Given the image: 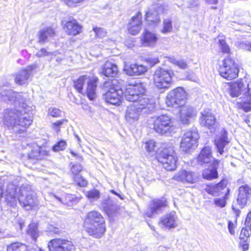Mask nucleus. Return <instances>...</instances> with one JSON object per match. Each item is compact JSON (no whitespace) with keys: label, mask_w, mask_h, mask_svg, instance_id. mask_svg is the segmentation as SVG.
<instances>
[{"label":"nucleus","mask_w":251,"mask_h":251,"mask_svg":"<svg viewBox=\"0 0 251 251\" xmlns=\"http://www.w3.org/2000/svg\"><path fill=\"white\" fill-rule=\"evenodd\" d=\"M172 179L182 183L195 184L199 177L196 172L186 169H180L173 176Z\"/></svg>","instance_id":"obj_15"},{"label":"nucleus","mask_w":251,"mask_h":251,"mask_svg":"<svg viewBox=\"0 0 251 251\" xmlns=\"http://www.w3.org/2000/svg\"><path fill=\"white\" fill-rule=\"evenodd\" d=\"M7 111L8 114H10V113L12 112V110L7 109Z\"/></svg>","instance_id":"obj_63"},{"label":"nucleus","mask_w":251,"mask_h":251,"mask_svg":"<svg viewBox=\"0 0 251 251\" xmlns=\"http://www.w3.org/2000/svg\"><path fill=\"white\" fill-rule=\"evenodd\" d=\"M67 146V142L64 140H60L57 142L52 147V150L54 152H58L65 150Z\"/></svg>","instance_id":"obj_40"},{"label":"nucleus","mask_w":251,"mask_h":251,"mask_svg":"<svg viewBox=\"0 0 251 251\" xmlns=\"http://www.w3.org/2000/svg\"><path fill=\"white\" fill-rule=\"evenodd\" d=\"M119 73L118 66L116 64L107 60L101 66L100 74L107 77H116Z\"/></svg>","instance_id":"obj_25"},{"label":"nucleus","mask_w":251,"mask_h":251,"mask_svg":"<svg viewBox=\"0 0 251 251\" xmlns=\"http://www.w3.org/2000/svg\"><path fill=\"white\" fill-rule=\"evenodd\" d=\"M100 195L99 190L93 189L87 192L86 197L89 199H98L100 198Z\"/></svg>","instance_id":"obj_44"},{"label":"nucleus","mask_w":251,"mask_h":251,"mask_svg":"<svg viewBox=\"0 0 251 251\" xmlns=\"http://www.w3.org/2000/svg\"><path fill=\"white\" fill-rule=\"evenodd\" d=\"M250 50H251V46L250 47Z\"/></svg>","instance_id":"obj_64"},{"label":"nucleus","mask_w":251,"mask_h":251,"mask_svg":"<svg viewBox=\"0 0 251 251\" xmlns=\"http://www.w3.org/2000/svg\"><path fill=\"white\" fill-rule=\"evenodd\" d=\"M228 180L226 178H222L217 183H209L206 185L204 191L208 194L215 196L219 194L221 191L227 187Z\"/></svg>","instance_id":"obj_24"},{"label":"nucleus","mask_w":251,"mask_h":251,"mask_svg":"<svg viewBox=\"0 0 251 251\" xmlns=\"http://www.w3.org/2000/svg\"><path fill=\"white\" fill-rule=\"evenodd\" d=\"M82 226L89 236L97 239L103 236L106 230L105 218L97 210H91L86 213Z\"/></svg>","instance_id":"obj_3"},{"label":"nucleus","mask_w":251,"mask_h":251,"mask_svg":"<svg viewBox=\"0 0 251 251\" xmlns=\"http://www.w3.org/2000/svg\"><path fill=\"white\" fill-rule=\"evenodd\" d=\"M172 29V22L170 20H165L163 22V27L161 30V32L166 33L171 31Z\"/></svg>","instance_id":"obj_47"},{"label":"nucleus","mask_w":251,"mask_h":251,"mask_svg":"<svg viewBox=\"0 0 251 251\" xmlns=\"http://www.w3.org/2000/svg\"><path fill=\"white\" fill-rule=\"evenodd\" d=\"M93 31L95 32L96 36L101 38L105 36L106 32L101 27H94L93 28Z\"/></svg>","instance_id":"obj_51"},{"label":"nucleus","mask_w":251,"mask_h":251,"mask_svg":"<svg viewBox=\"0 0 251 251\" xmlns=\"http://www.w3.org/2000/svg\"><path fill=\"white\" fill-rule=\"evenodd\" d=\"M218 43L220 46V50L222 53L227 54L228 55L231 53V50L225 39H220L218 41Z\"/></svg>","instance_id":"obj_41"},{"label":"nucleus","mask_w":251,"mask_h":251,"mask_svg":"<svg viewBox=\"0 0 251 251\" xmlns=\"http://www.w3.org/2000/svg\"><path fill=\"white\" fill-rule=\"evenodd\" d=\"M219 0H205V2L209 5H216Z\"/></svg>","instance_id":"obj_58"},{"label":"nucleus","mask_w":251,"mask_h":251,"mask_svg":"<svg viewBox=\"0 0 251 251\" xmlns=\"http://www.w3.org/2000/svg\"><path fill=\"white\" fill-rule=\"evenodd\" d=\"M19 201L22 206L28 207L30 209H32L38 206L37 197L31 194H27L25 197H24L22 193L21 198H19Z\"/></svg>","instance_id":"obj_28"},{"label":"nucleus","mask_w":251,"mask_h":251,"mask_svg":"<svg viewBox=\"0 0 251 251\" xmlns=\"http://www.w3.org/2000/svg\"><path fill=\"white\" fill-rule=\"evenodd\" d=\"M211 9H214V10H216L218 8V7L217 6H211Z\"/></svg>","instance_id":"obj_62"},{"label":"nucleus","mask_w":251,"mask_h":251,"mask_svg":"<svg viewBox=\"0 0 251 251\" xmlns=\"http://www.w3.org/2000/svg\"><path fill=\"white\" fill-rule=\"evenodd\" d=\"M199 122L201 126L214 130L218 124L215 115L209 109H205L201 112Z\"/></svg>","instance_id":"obj_19"},{"label":"nucleus","mask_w":251,"mask_h":251,"mask_svg":"<svg viewBox=\"0 0 251 251\" xmlns=\"http://www.w3.org/2000/svg\"><path fill=\"white\" fill-rule=\"evenodd\" d=\"M61 24L63 29L68 35L75 36L82 31V25L73 17L62 20Z\"/></svg>","instance_id":"obj_17"},{"label":"nucleus","mask_w":251,"mask_h":251,"mask_svg":"<svg viewBox=\"0 0 251 251\" xmlns=\"http://www.w3.org/2000/svg\"><path fill=\"white\" fill-rule=\"evenodd\" d=\"M175 73L171 69L161 67L157 68L152 76V83L157 90L165 91L173 85Z\"/></svg>","instance_id":"obj_5"},{"label":"nucleus","mask_w":251,"mask_h":251,"mask_svg":"<svg viewBox=\"0 0 251 251\" xmlns=\"http://www.w3.org/2000/svg\"><path fill=\"white\" fill-rule=\"evenodd\" d=\"M68 120L66 119H61L60 120H58L55 122H53L51 124V127L56 132H59L60 131V128L62 125L65 123L68 122Z\"/></svg>","instance_id":"obj_43"},{"label":"nucleus","mask_w":251,"mask_h":251,"mask_svg":"<svg viewBox=\"0 0 251 251\" xmlns=\"http://www.w3.org/2000/svg\"><path fill=\"white\" fill-rule=\"evenodd\" d=\"M51 53L46 50L45 48H41L36 54V56L38 57H42L46 56H48Z\"/></svg>","instance_id":"obj_54"},{"label":"nucleus","mask_w":251,"mask_h":251,"mask_svg":"<svg viewBox=\"0 0 251 251\" xmlns=\"http://www.w3.org/2000/svg\"><path fill=\"white\" fill-rule=\"evenodd\" d=\"M229 86L230 95L232 97H237L241 94V92L245 87V85L242 79H239L235 82L228 83Z\"/></svg>","instance_id":"obj_30"},{"label":"nucleus","mask_w":251,"mask_h":251,"mask_svg":"<svg viewBox=\"0 0 251 251\" xmlns=\"http://www.w3.org/2000/svg\"><path fill=\"white\" fill-rule=\"evenodd\" d=\"M237 221L235 220L234 221H228L227 227L228 230L230 233V234L232 235H234L235 233V230L237 227Z\"/></svg>","instance_id":"obj_48"},{"label":"nucleus","mask_w":251,"mask_h":251,"mask_svg":"<svg viewBox=\"0 0 251 251\" xmlns=\"http://www.w3.org/2000/svg\"><path fill=\"white\" fill-rule=\"evenodd\" d=\"M169 207L168 199L165 197L155 198L151 200L148 209L144 214L145 218H152L155 215L161 212L164 209Z\"/></svg>","instance_id":"obj_12"},{"label":"nucleus","mask_w":251,"mask_h":251,"mask_svg":"<svg viewBox=\"0 0 251 251\" xmlns=\"http://www.w3.org/2000/svg\"><path fill=\"white\" fill-rule=\"evenodd\" d=\"M196 160L198 164L201 166H209L202 171L203 179L212 180L219 177L218 169L220 166L223 167L224 164L221 160L213 156L211 147L206 146L203 147L197 155Z\"/></svg>","instance_id":"obj_1"},{"label":"nucleus","mask_w":251,"mask_h":251,"mask_svg":"<svg viewBox=\"0 0 251 251\" xmlns=\"http://www.w3.org/2000/svg\"><path fill=\"white\" fill-rule=\"evenodd\" d=\"M154 159L167 172H173L178 167L179 158L174 146L162 143L154 152Z\"/></svg>","instance_id":"obj_2"},{"label":"nucleus","mask_w":251,"mask_h":251,"mask_svg":"<svg viewBox=\"0 0 251 251\" xmlns=\"http://www.w3.org/2000/svg\"><path fill=\"white\" fill-rule=\"evenodd\" d=\"M126 100L129 101L140 103L144 98L149 99L147 95V88L141 81L127 84L124 92Z\"/></svg>","instance_id":"obj_7"},{"label":"nucleus","mask_w":251,"mask_h":251,"mask_svg":"<svg viewBox=\"0 0 251 251\" xmlns=\"http://www.w3.org/2000/svg\"><path fill=\"white\" fill-rule=\"evenodd\" d=\"M218 72L219 75L226 80L231 81L237 78L240 72V67L234 57L227 56L219 65Z\"/></svg>","instance_id":"obj_6"},{"label":"nucleus","mask_w":251,"mask_h":251,"mask_svg":"<svg viewBox=\"0 0 251 251\" xmlns=\"http://www.w3.org/2000/svg\"><path fill=\"white\" fill-rule=\"evenodd\" d=\"M6 251H34L28 245L25 243L15 241L6 245Z\"/></svg>","instance_id":"obj_31"},{"label":"nucleus","mask_w":251,"mask_h":251,"mask_svg":"<svg viewBox=\"0 0 251 251\" xmlns=\"http://www.w3.org/2000/svg\"><path fill=\"white\" fill-rule=\"evenodd\" d=\"M179 114L180 119L183 124H188L190 120L195 117L197 116V112L195 109L189 105H184L179 108Z\"/></svg>","instance_id":"obj_27"},{"label":"nucleus","mask_w":251,"mask_h":251,"mask_svg":"<svg viewBox=\"0 0 251 251\" xmlns=\"http://www.w3.org/2000/svg\"><path fill=\"white\" fill-rule=\"evenodd\" d=\"M145 61L151 67L155 66L160 62L158 57H149L145 59Z\"/></svg>","instance_id":"obj_50"},{"label":"nucleus","mask_w":251,"mask_h":251,"mask_svg":"<svg viewBox=\"0 0 251 251\" xmlns=\"http://www.w3.org/2000/svg\"><path fill=\"white\" fill-rule=\"evenodd\" d=\"M125 73L129 76H138L145 74L148 71V67L138 63L126 64L124 68Z\"/></svg>","instance_id":"obj_23"},{"label":"nucleus","mask_w":251,"mask_h":251,"mask_svg":"<svg viewBox=\"0 0 251 251\" xmlns=\"http://www.w3.org/2000/svg\"><path fill=\"white\" fill-rule=\"evenodd\" d=\"M188 99V94L181 87H176L167 94L165 103L168 107L180 108L185 105Z\"/></svg>","instance_id":"obj_10"},{"label":"nucleus","mask_w":251,"mask_h":251,"mask_svg":"<svg viewBox=\"0 0 251 251\" xmlns=\"http://www.w3.org/2000/svg\"><path fill=\"white\" fill-rule=\"evenodd\" d=\"M251 235V228L248 226H245L243 227L241 230L239 239L243 240L247 239L249 240V237Z\"/></svg>","instance_id":"obj_42"},{"label":"nucleus","mask_w":251,"mask_h":251,"mask_svg":"<svg viewBox=\"0 0 251 251\" xmlns=\"http://www.w3.org/2000/svg\"><path fill=\"white\" fill-rule=\"evenodd\" d=\"M99 82V78L95 74L90 76L83 75L73 80V87L77 93L86 95L90 100H93L97 97Z\"/></svg>","instance_id":"obj_4"},{"label":"nucleus","mask_w":251,"mask_h":251,"mask_svg":"<svg viewBox=\"0 0 251 251\" xmlns=\"http://www.w3.org/2000/svg\"><path fill=\"white\" fill-rule=\"evenodd\" d=\"M70 153L74 157H76L77 156V154L73 151H71Z\"/></svg>","instance_id":"obj_61"},{"label":"nucleus","mask_w":251,"mask_h":251,"mask_svg":"<svg viewBox=\"0 0 251 251\" xmlns=\"http://www.w3.org/2000/svg\"><path fill=\"white\" fill-rule=\"evenodd\" d=\"M199 138V134L196 132L193 131L185 132L181 138L180 148L184 152L189 151L198 146Z\"/></svg>","instance_id":"obj_14"},{"label":"nucleus","mask_w":251,"mask_h":251,"mask_svg":"<svg viewBox=\"0 0 251 251\" xmlns=\"http://www.w3.org/2000/svg\"><path fill=\"white\" fill-rule=\"evenodd\" d=\"M230 190L227 188L224 195L221 197H217L213 200V204L217 207L222 208L225 207L227 204V201L229 198Z\"/></svg>","instance_id":"obj_34"},{"label":"nucleus","mask_w":251,"mask_h":251,"mask_svg":"<svg viewBox=\"0 0 251 251\" xmlns=\"http://www.w3.org/2000/svg\"><path fill=\"white\" fill-rule=\"evenodd\" d=\"M250 240H240L238 247L242 251H247L249 249Z\"/></svg>","instance_id":"obj_49"},{"label":"nucleus","mask_w":251,"mask_h":251,"mask_svg":"<svg viewBox=\"0 0 251 251\" xmlns=\"http://www.w3.org/2000/svg\"><path fill=\"white\" fill-rule=\"evenodd\" d=\"M21 191L19 190L17 186H13L10 189L6 190L5 201L9 206L14 207L17 205V201H19V198H21Z\"/></svg>","instance_id":"obj_22"},{"label":"nucleus","mask_w":251,"mask_h":251,"mask_svg":"<svg viewBox=\"0 0 251 251\" xmlns=\"http://www.w3.org/2000/svg\"><path fill=\"white\" fill-rule=\"evenodd\" d=\"M15 117L13 119L12 121L8 122L6 118L4 119V123L8 128H17L16 130L17 134H23L25 133L27 128L31 125L32 120L29 117H23L22 112L19 110H16L14 113Z\"/></svg>","instance_id":"obj_11"},{"label":"nucleus","mask_w":251,"mask_h":251,"mask_svg":"<svg viewBox=\"0 0 251 251\" xmlns=\"http://www.w3.org/2000/svg\"><path fill=\"white\" fill-rule=\"evenodd\" d=\"M142 13L138 11L129 19L126 27L127 33L131 35L138 34L142 28Z\"/></svg>","instance_id":"obj_18"},{"label":"nucleus","mask_w":251,"mask_h":251,"mask_svg":"<svg viewBox=\"0 0 251 251\" xmlns=\"http://www.w3.org/2000/svg\"><path fill=\"white\" fill-rule=\"evenodd\" d=\"M145 149L149 152H151L155 151L156 147V143L153 140H150L145 142Z\"/></svg>","instance_id":"obj_45"},{"label":"nucleus","mask_w":251,"mask_h":251,"mask_svg":"<svg viewBox=\"0 0 251 251\" xmlns=\"http://www.w3.org/2000/svg\"><path fill=\"white\" fill-rule=\"evenodd\" d=\"M150 104V99L144 98L143 101L138 103L135 102L134 104L129 106L126 112V118L128 120H137L141 115L142 110L146 108Z\"/></svg>","instance_id":"obj_16"},{"label":"nucleus","mask_w":251,"mask_h":251,"mask_svg":"<svg viewBox=\"0 0 251 251\" xmlns=\"http://www.w3.org/2000/svg\"><path fill=\"white\" fill-rule=\"evenodd\" d=\"M107 90L104 94V99L108 103L115 105H120L123 100V91L117 80H111L107 82L106 86Z\"/></svg>","instance_id":"obj_9"},{"label":"nucleus","mask_w":251,"mask_h":251,"mask_svg":"<svg viewBox=\"0 0 251 251\" xmlns=\"http://www.w3.org/2000/svg\"><path fill=\"white\" fill-rule=\"evenodd\" d=\"M55 31L51 26H48L39 31L38 33V42L45 43L48 40V38L54 36Z\"/></svg>","instance_id":"obj_32"},{"label":"nucleus","mask_w":251,"mask_h":251,"mask_svg":"<svg viewBox=\"0 0 251 251\" xmlns=\"http://www.w3.org/2000/svg\"><path fill=\"white\" fill-rule=\"evenodd\" d=\"M245 226L251 228V210L248 212L246 216L245 221Z\"/></svg>","instance_id":"obj_56"},{"label":"nucleus","mask_w":251,"mask_h":251,"mask_svg":"<svg viewBox=\"0 0 251 251\" xmlns=\"http://www.w3.org/2000/svg\"><path fill=\"white\" fill-rule=\"evenodd\" d=\"M105 212L108 217H111L116 212V210L115 209L112 210L109 208H107L105 210Z\"/></svg>","instance_id":"obj_57"},{"label":"nucleus","mask_w":251,"mask_h":251,"mask_svg":"<svg viewBox=\"0 0 251 251\" xmlns=\"http://www.w3.org/2000/svg\"><path fill=\"white\" fill-rule=\"evenodd\" d=\"M35 68L34 65H29L27 69H23L21 73L17 74L15 77V82L19 85L23 84L25 81L29 77V72L32 71Z\"/></svg>","instance_id":"obj_33"},{"label":"nucleus","mask_w":251,"mask_h":251,"mask_svg":"<svg viewBox=\"0 0 251 251\" xmlns=\"http://www.w3.org/2000/svg\"><path fill=\"white\" fill-rule=\"evenodd\" d=\"M49 251H76V246L66 238H55L50 240L47 245Z\"/></svg>","instance_id":"obj_13"},{"label":"nucleus","mask_w":251,"mask_h":251,"mask_svg":"<svg viewBox=\"0 0 251 251\" xmlns=\"http://www.w3.org/2000/svg\"><path fill=\"white\" fill-rule=\"evenodd\" d=\"M110 192L111 193H112V194H114V195H116V196H118V197H120V194H118V193H117V192H116L115 191H114V190H111L110 191Z\"/></svg>","instance_id":"obj_60"},{"label":"nucleus","mask_w":251,"mask_h":251,"mask_svg":"<svg viewBox=\"0 0 251 251\" xmlns=\"http://www.w3.org/2000/svg\"><path fill=\"white\" fill-rule=\"evenodd\" d=\"M152 126L153 131L161 135L170 134L175 129L173 118L166 114L153 118Z\"/></svg>","instance_id":"obj_8"},{"label":"nucleus","mask_w":251,"mask_h":251,"mask_svg":"<svg viewBox=\"0 0 251 251\" xmlns=\"http://www.w3.org/2000/svg\"><path fill=\"white\" fill-rule=\"evenodd\" d=\"M227 143V132L226 131L224 130L222 137H221L217 141H215V143L218 151L221 155L223 154L224 152V149Z\"/></svg>","instance_id":"obj_35"},{"label":"nucleus","mask_w":251,"mask_h":251,"mask_svg":"<svg viewBox=\"0 0 251 251\" xmlns=\"http://www.w3.org/2000/svg\"><path fill=\"white\" fill-rule=\"evenodd\" d=\"M177 217L174 212H170L162 216L159 220L158 224L161 227L170 229L177 226Z\"/></svg>","instance_id":"obj_26"},{"label":"nucleus","mask_w":251,"mask_h":251,"mask_svg":"<svg viewBox=\"0 0 251 251\" xmlns=\"http://www.w3.org/2000/svg\"><path fill=\"white\" fill-rule=\"evenodd\" d=\"M61 114V110L58 108H52L49 111V115L54 118L60 117Z\"/></svg>","instance_id":"obj_52"},{"label":"nucleus","mask_w":251,"mask_h":251,"mask_svg":"<svg viewBox=\"0 0 251 251\" xmlns=\"http://www.w3.org/2000/svg\"><path fill=\"white\" fill-rule=\"evenodd\" d=\"M232 209L234 211V212L236 213V215L237 216H238L241 212L240 210L237 208L234 207H232Z\"/></svg>","instance_id":"obj_59"},{"label":"nucleus","mask_w":251,"mask_h":251,"mask_svg":"<svg viewBox=\"0 0 251 251\" xmlns=\"http://www.w3.org/2000/svg\"><path fill=\"white\" fill-rule=\"evenodd\" d=\"M26 233L34 242H36L37 238L39 236L37 225L35 223L30 224L28 225Z\"/></svg>","instance_id":"obj_36"},{"label":"nucleus","mask_w":251,"mask_h":251,"mask_svg":"<svg viewBox=\"0 0 251 251\" xmlns=\"http://www.w3.org/2000/svg\"><path fill=\"white\" fill-rule=\"evenodd\" d=\"M83 170V166L79 163L73 164L70 168V172L72 178L80 176V173Z\"/></svg>","instance_id":"obj_38"},{"label":"nucleus","mask_w":251,"mask_h":251,"mask_svg":"<svg viewBox=\"0 0 251 251\" xmlns=\"http://www.w3.org/2000/svg\"><path fill=\"white\" fill-rule=\"evenodd\" d=\"M251 197V187L247 184L240 186L238 189L237 203L241 208L245 207Z\"/></svg>","instance_id":"obj_20"},{"label":"nucleus","mask_w":251,"mask_h":251,"mask_svg":"<svg viewBox=\"0 0 251 251\" xmlns=\"http://www.w3.org/2000/svg\"><path fill=\"white\" fill-rule=\"evenodd\" d=\"M157 35L147 29L144 30L141 37L140 43L143 47H153L158 41Z\"/></svg>","instance_id":"obj_21"},{"label":"nucleus","mask_w":251,"mask_h":251,"mask_svg":"<svg viewBox=\"0 0 251 251\" xmlns=\"http://www.w3.org/2000/svg\"><path fill=\"white\" fill-rule=\"evenodd\" d=\"M63 1L69 6L82 2L84 0H62Z\"/></svg>","instance_id":"obj_55"},{"label":"nucleus","mask_w":251,"mask_h":251,"mask_svg":"<svg viewBox=\"0 0 251 251\" xmlns=\"http://www.w3.org/2000/svg\"><path fill=\"white\" fill-rule=\"evenodd\" d=\"M72 179L75 184L79 187H86L88 184L87 180L80 175L73 177Z\"/></svg>","instance_id":"obj_39"},{"label":"nucleus","mask_w":251,"mask_h":251,"mask_svg":"<svg viewBox=\"0 0 251 251\" xmlns=\"http://www.w3.org/2000/svg\"><path fill=\"white\" fill-rule=\"evenodd\" d=\"M174 64L182 70L187 69L188 67L187 62L184 60L176 61Z\"/></svg>","instance_id":"obj_53"},{"label":"nucleus","mask_w":251,"mask_h":251,"mask_svg":"<svg viewBox=\"0 0 251 251\" xmlns=\"http://www.w3.org/2000/svg\"><path fill=\"white\" fill-rule=\"evenodd\" d=\"M246 96L248 99V100L237 102V106L238 109H242L245 112H248L251 111V94L249 92V89L248 90Z\"/></svg>","instance_id":"obj_37"},{"label":"nucleus","mask_w":251,"mask_h":251,"mask_svg":"<svg viewBox=\"0 0 251 251\" xmlns=\"http://www.w3.org/2000/svg\"><path fill=\"white\" fill-rule=\"evenodd\" d=\"M49 152L47 151L39 148L38 149L31 150L27 155L28 159L33 163H36L39 161L43 160L48 156Z\"/></svg>","instance_id":"obj_29"},{"label":"nucleus","mask_w":251,"mask_h":251,"mask_svg":"<svg viewBox=\"0 0 251 251\" xmlns=\"http://www.w3.org/2000/svg\"><path fill=\"white\" fill-rule=\"evenodd\" d=\"M153 13L151 11L146 12L145 14V20L147 22H149V24H154L158 23L160 22V18L158 17L155 21L151 20V18L153 15Z\"/></svg>","instance_id":"obj_46"}]
</instances>
